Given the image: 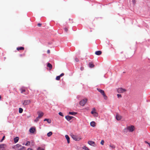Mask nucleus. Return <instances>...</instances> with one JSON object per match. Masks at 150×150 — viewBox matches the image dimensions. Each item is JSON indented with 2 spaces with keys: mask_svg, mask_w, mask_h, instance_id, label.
<instances>
[{
  "mask_svg": "<svg viewBox=\"0 0 150 150\" xmlns=\"http://www.w3.org/2000/svg\"><path fill=\"white\" fill-rule=\"evenodd\" d=\"M71 136L72 138L76 141H79L81 139L80 137H78L73 134H71Z\"/></svg>",
  "mask_w": 150,
  "mask_h": 150,
  "instance_id": "obj_1",
  "label": "nucleus"
},
{
  "mask_svg": "<svg viewBox=\"0 0 150 150\" xmlns=\"http://www.w3.org/2000/svg\"><path fill=\"white\" fill-rule=\"evenodd\" d=\"M87 101L86 98L84 99L79 102V104L81 106H84Z\"/></svg>",
  "mask_w": 150,
  "mask_h": 150,
  "instance_id": "obj_2",
  "label": "nucleus"
},
{
  "mask_svg": "<svg viewBox=\"0 0 150 150\" xmlns=\"http://www.w3.org/2000/svg\"><path fill=\"white\" fill-rule=\"evenodd\" d=\"M117 92L119 93H122L125 92L126 90L125 89L122 88H119L117 90Z\"/></svg>",
  "mask_w": 150,
  "mask_h": 150,
  "instance_id": "obj_3",
  "label": "nucleus"
},
{
  "mask_svg": "<svg viewBox=\"0 0 150 150\" xmlns=\"http://www.w3.org/2000/svg\"><path fill=\"white\" fill-rule=\"evenodd\" d=\"M134 127L133 126L128 127L127 128V129L130 132H132L134 131Z\"/></svg>",
  "mask_w": 150,
  "mask_h": 150,
  "instance_id": "obj_4",
  "label": "nucleus"
},
{
  "mask_svg": "<svg viewBox=\"0 0 150 150\" xmlns=\"http://www.w3.org/2000/svg\"><path fill=\"white\" fill-rule=\"evenodd\" d=\"M31 102L30 100H25L23 103V104L24 105H26L29 104Z\"/></svg>",
  "mask_w": 150,
  "mask_h": 150,
  "instance_id": "obj_5",
  "label": "nucleus"
},
{
  "mask_svg": "<svg viewBox=\"0 0 150 150\" xmlns=\"http://www.w3.org/2000/svg\"><path fill=\"white\" fill-rule=\"evenodd\" d=\"M122 118V117L119 115L117 113L116 116V118L117 120H120Z\"/></svg>",
  "mask_w": 150,
  "mask_h": 150,
  "instance_id": "obj_6",
  "label": "nucleus"
},
{
  "mask_svg": "<svg viewBox=\"0 0 150 150\" xmlns=\"http://www.w3.org/2000/svg\"><path fill=\"white\" fill-rule=\"evenodd\" d=\"M74 117L72 116H71L69 115L66 116H65L66 119L68 121H69L71 120L72 118H73Z\"/></svg>",
  "mask_w": 150,
  "mask_h": 150,
  "instance_id": "obj_7",
  "label": "nucleus"
},
{
  "mask_svg": "<svg viewBox=\"0 0 150 150\" xmlns=\"http://www.w3.org/2000/svg\"><path fill=\"white\" fill-rule=\"evenodd\" d=\"M38 116H39L40 118L43 116L44 115L43 113L41 112H38Z\"/></svg>",
  "mask_w": 150,
  "mask_h": 150,
  "instance_id": "obj_8",
  "label": "nucleus"
},
{
  "mask_svg": "<svg viewBox=\"0 0 150 150\" xmlns=\"http://www.w3.org/2000/svg\"><path fill=\"white\" fill-rule=\"evenodd\" d=\"M88 143L90 145L92 146H94V145L95 144L94 142L92 141H89L88 142Z\"/></svg>",
  "mask_w": 150,
  "mask_h": 150,
  "instance_id": "obj_9",
  "label": "nucleus"
},
{
  "mask_svg": "<svg viewBox=\"0 0 150 150\" xmlns=\"http://www.w3.org/2000/svg\"><path fill=\"white\" fill-rule=\"evenodd\" d=\"M4 146H6V145L4 144H0V149L1 150H4Z\"/></svg>",
  "mask_w": 150,
  "mask_h": 150,
  "instance_id": "obj_10",
  "label": "nucleus"
},
{
  "mask_svg": "<svg viewBox=\"0 0 150 150\" xmlns=\"http://www.w3.org/2000/svg\"><path fill=\"white\" fill-rule=\"evenodd\" d=\"M97 90L100 92L102 95L104 93V91L101 90L100 88H97Z\"/></svg>",
  "mask_w": 150,
  "mask_h": 150,
  "instance_id": "obj_11",
  "label": "nucleus"
},
{
  "mask_svg": "<svg viewBox=\"0 0 150 150\" xmlns=\"http://www.w3.org/2000/svg\"><path fill=\"white\" fill-rule=\"evenodd\" d=\"M65 137L67 140V143L69 144L70 142V138L69 136L67 135H66Z\"/></svg>",
  "mask_w": 150,
  "mask_h": 150,
  "instance_id": "obj_12",
  "label": "nucleus"
},
{
  "mask_svg": "<svg viewBox=\"0 0 150 150\" xmlns=\"http://www.w3.org/2000/svg\"><path fill=\"white\" fill-rule=\"evenodd\" d=\"M102 53V52L101 51H98L95 52V54H96L99 55H100Z\"/></svg>",
  "mask_w": 150,
  "mask_h": 150,
  "instance_id": "obj_13",
  "label": "nucleus"
},
{
  "mask_svg": "<svg viewBox=\"0 0 150 150\" xmlns=\"http://www.w3.org/2000/svg\"><path fill=\"white\" fill-rule=\"evenodd\" d=\"M35 131V129L32 128H30L29 130L30 132L32 133H33Z\"/></svg>",
  "mask_w": 150,
  "mask_h": 150,
  "instance_id": "obj_14",
  "label": "nucleus"
},
{
  "mask_svg": "<svg viewBox=\"0 0 150 150\" xmlns=\"http://www.w3.org/2000/svg\"><path fill=\"white\" fill-rule=\"evenodd\" d=\"M90 125L91 126L94 127L95 126V122L94 121H92L90 123Z\"/></svg>",
  "mask_w": 150,
  "mask_h": 150,
  "instance_id": "obj_15",
  "label": "nucleus"
},
{
  "mask_svg": "<svg viewBox=\"0 0 150 150\" xmlns=\"http://www.w3.org/2000/svg\"><path fill=\"white\" fill-rule=\"evenodd\" d=\"M44 121H47L48 123H50L51 122V120L50 119L45 118L44 120Z\"/></svg>",
  "mask_w": 150,
  "mask_h": 150,
  "instance_id": "obj_16",
  "label": "nucleus"
},
{
  "mask_svg": "<svg viewBox=\"0 0 150 150\" xmlns=\"http://www.w3.org/2000/svg\"><path fill=\"white\" fill-rule=\"evenodd\" d=\"M19 139V137H16L14 139V141L15 143H16L18 142Z\"/></svg>",
  "mask_w": 150,
  "mask_h": 150,
  "instance_id": "obj_17",
  "label": "nucleus"
},
{
  "mask_svg": "<svg viewBox=\"0 0 150 150\" xmlns=\"http://www.w3.org/2000/svg\"><path fill=\"white\" fill-rule=\"evenodd\" d=\"M88 66L90 68H93L94 67V64L91 63H89L88 64Z\"/></svg>",
  "mask_w": 150,
  "mask_h": 150,
  "instance_id": "obj_18",
  "label": "nucleus"
},
{
  "mask_svg": "<svg viewBox=\"0 0 150 150\" xmlns=\"http://www.w3.org/2000/svg\"><path fill=\"white\" fill-rule=\"evenodd\" d=\"M47 67H49L50 69H51L52 68V65L50 63H48L47 65Z\"/></svg>",
  "mask_w": 150,
  "mask_h": 150,
  "instance_id": "obj_19",
  "label": "nucleus"
},
{
  "mask_svg": "<svg viewBox=\"0 0 150 150\" xmlns=\"http://www.w3.org/2000/svg\"><path fill=\"white\" fill-rule=\"evenodd\" d=\"M24 49V48L23 47H18L17 48V50H23Z\"/></svg>",
  "mask_w": 150,
  "mask_h": 150,
  "instance_id": "obj_20",
  "label": "nucleus"
},
{
  "mask_svg": "<svg viewBox=\"0 0 150 150\" xmlns=\"http://www.w3.org/2000/svg\"><path fill=\"white\" fill-rule=\"evenodd\" d=\"M77 113L74 112H69V114L70 115H74L76 114Z\"/></svg>",
  "mask_w": 150,
  "mask_h": 150,
  "instance_id": "obj_21",
  "label": "nucleus"
},
{
  "mask_svg": "<svg viewBox=\"0 0 150 150\" xmlns=\"http://www.w3.org/2000/svg\"><path fill=\"white\" fill-rule=\"evenodd\" d=\"M40 117H39V116H38L35 120H34V122H38L39 119H40Z\"/></svg>",
  "mask_w": 150,
  "mask_h": 150,
  "instance_id": "obj_22",
  "label": "nucleus"
},
{
  "mask_svg": "<svg viewBox=\"0 0 150 150\" xmlns=\"http://www.w3.org/2000/svg\"><path fill=\"white\" fill-rule=\"evenodd\" d=\"M52 132H50L47 134V136L48 137H50L52 134Z\"/></svg>",
  "mask_w": 150,
  "mask_h": 150,
  "instance_id": "obj_23",
  "label": "nucleus"
},
{
  "mask_svg": "<svg viewBox=\"0 0 150 150\" xmlns=\"http://www.w3.org/2000/svg\"><path fill=\"white\" fill-rule=\"evenodd\" d=\"M110 147L112 149H114L115 148V146L113 144L110 145Z\"/></svg>",
  "mask_w": 150,
  "mask_h": 150,
  "instance_id": "obj_24",
  "label": "nucleus"
},
{
  "mask_svg": "<svg viewBox=\"0 0 150 150\" xmlns=\"http://www.w3.org/2000/svg\"><path fill=\"white\" fill-rule=\"evenodd\" d=\"M22 147V146L19 144H17L16 145V147L18 148H21Z\"/></svg>",
  "mask_w": 150,
  "mask_h": 150,
  "instance_id": "obj_25",
  "label": "nucleus"
},
{
  "mask_svg": "<svg viewBox=\"0 0 150 150\" xmlns=\"http://www.w3.org/2000/svg\"><path fill=\"white\" fill-rule=\"evenodd\" d=\"M23 111V109L21 108H19V112L20 113H21Z\"/></svg>",
  "mask_w": 150,
  "mask_h": 150,
  "instance_id": "obj_26",
  "label": "nucleus"
},
{
  "mask_svg": "<svg viewBox=\"0 0 150 150\" xmlns=\"http://www.w3.org/2000/svg\"><path fill=\"white\" fill-rule=\"evenodd\" d=\"M104 98L105 100H107V97L105 95V93H104L103 94V95Z\"/></svg>",
  "mask_w": 150,
  "mask_h": 150,
  "instance_id": "obj_27",
  "label": "nucleus"
},
{
  "mask_svg": "<svg viewBox=\"0 0 150 150\" xmlns=\"http://www.w3.org/2000/svg\"><path fill=\"white\" fill-rule=\"evenodd\" d=\"M18 149H20L21 150H25V147L22 146V147L21 148H19Z\"/></svg>",
  "mask_w": 150,
  "mask_h": 150,
  "instance_id": "obj_28",
  "label": "nucleus"
},
{
  "mask_svg": "<svg viewBox=\"0 0 150 150\" xmlns=\"http://www.w3.org/2000/svg\"><path fill=\"white\" fill-rule=\"evenodd\" d=\"M30 144V142L29 141H27L26 143L25 144V146H28Z\"/></svg>",
  "mask_w": 150,
  "mask_h": 150,
  "instance_id": "obj_29",
  "label": "nucleus"
},
{
  "mask_svg": "<svg viewBox=\"0 0 150 150\" xmlns=\"http://www.w3.org/2000/svg\"><path fill=\"white\" fill-rule=\"evenodd\" d=\"M60 77L59 76H57L56 77V79L57 80H59L60 79Z\"/></svg>",
  "mask_w": 150,
  "mask_h": 150,
  "instance_id": "obj_30",
  "label": "nucleus"
},
{
  "mask_svg": "<svg viewBox=\"0 0 150 150\" xmlns=\"http://www.w3.org/2000/svg\"><path fill=\"white\" fill-rule=\"evenodd\" d=\"M37 150H44V149L40 147H39L37 149Z\"/></svg>",
  "mask_w": 150,
  "mask_h": 150,
  "instance_id": "obj_31",
  "label": "nucleus"
},
{
  "mask_svg": "<svg viewBox=\"0 0 150 150\" xmlns=\"http://www.w3.org/2000/svg\"><path fill=\"white\" fill-rule=\"evenodd\" d=\"M83 149L85 150H89L88 148L86 146H84Z\"/></svg>",
  "mask_w": 150,
  "mask_h": 150,
  "instance_id": "obj_32",
  "label": "nucleus"
},
{
  "mask_svg": "<svg viewBox=\"0 0 150 150\" xmlns=\"http://www.w3.org/2000/svg\"><path fill=\"white\" fill-rule=\"evenodd\" d=\"M20 90L21 91V93H23L25 91V89H23L22 88H21Z\"/></svg>",
  "mask_w": 150,
  "mask_h": 150,
  "instance_id": "obj_33",
  "label": "nucleus"
},
{
  "mask_svg": "<svg viewBox=\"0 0 150 150\" xmlns=\"http://www.w3.org/2000/svg\"><path fill=\"white\" fill-rule=\"evenodd\" d=\"M104 140H102L101 142H100V144L102 145H103L104 144Z\"/></svg>",
  "mask_w": 150,
  "mask_h": 150,
  "instance_id": "obj_34",
  "label": "nucleus"
},
{
  "mask_svg": "<svg viewBox=\"0 0 150 150\" xmlns=\"http://www.w3.org/2000/svg\"><path fill=\"white\" fill-rule=\"evenodd\" d=\"M145 142L146 144H148L149 146L150 147V143H148V142H147V141H145Z\"/></svg>",
  "mask_w": 150,
  "mask_h": 150,
  "instance_id": "obj_35",
  "label": "nucleus"
},
{
  "mask_svg": "<svg viewBox=\"0 0 150 150\" xmlns=\"http://www.w3.org/2000/svg\"><path fill=\"white\" fill-rule=\"evenodd\" d=\"M75 60L76 62H78L79 61V59L77 58H75Z\"/></svg>",
  "mask_w": 150,
  "mask_h": 150,
  "instance_id": "obj_36",
  "label": "nucleus"
},
{
  "mask_svg": "<svg viewBox=\"0 0 150 150\" xmlns=\"http://www.w3.org/2000/svg\"><path fill=\"white\" fill-rule=\"evenodd\" d=\"M117 97L118 98H119V97H121V95L120 94H118L117 95Z\"/></svg>",
  "mask_w": 150,
  "mask_h": 150,
  "instance_id": "obj_37",
  "label": "nucleus"
},
{
  "mask_svg": "<svg viewBox=\"0 0 150 150\" xmlns=\"http://www.w3.org/2000/svg\"><path fill=\"white\" fill-rule=\"evenodd\" d=\"M59 114L61 116H63V114L61 112H59Z\"/></svg>",
  "mask_w": 150,
  "mask_h": 150,
  "instance_id": "obj_38",
  "label": "nucleus"
},
{
  "mask_svg": "<svg viewBox=\"0 0 150 150\" xmlns=\"http://www.w3.org/2000/svg\"><path fill=\"white\" fill-rule=\"evenodd\" d=\"M64 75V73H62L59 75V76L60 77H61L63 76Z\"/></svg>",
  "mask_w": 150,
  "mask_h": 150,
  "instance_id": "obj_39",
  "label": "nucleus"
},
{
  "mask_svg": "<svg viewBox=\"0 0 150 150\" xmlns=\"http://www.w3.org/2000/svg\"><path fill=\"white\" fill-rule=\"evenodd\" d=\"M96 112L94 111L93 110H92V111H91V114H95V113Z\"/></svg>",
  "mask_w": 150,
  "mask_h": 150,
  "instance_id": "obj_40",
  "label": "nucleus"
},
{
  "mask_svg": "<svg viewBox=\"0 0 150 150\" xmlns=\"http://www.w3.org/2000/svg\"><path fill=\"white\" fill-rule=\"evenodd\" d=\"M5 137V136H3L2 139L1 140L0 142H2L3 141V140L4 139Z\"/></svg>",
  "mask_w": 150,
  "mask_h": 150,
  "instance_id": "obj_41",
  "label": "nucleus"
},
{
  "mask_svg": "<svg viewBox=\"0 0 150 150\" xmlns=\"http://www.w3.org/2000/svg\"><path fill=\"white\" fill-rule=\"evenodd\" d=\"M64 30L66 32H67L68 30V29L67 28H65Z\"/></svg>",
  "mask_w": 150,
  "mask_h": 150,
  "instance_id": "obj_42",
  "label": "nucleus"
},
{
  "mask_svg": "<svg viewBox=\"0 0 150 150\" xmlns=\"http://www.w3.org/2000/svg\"><path fill=\"white\" fill-rule=\"evenodd\" d=\"M38 26H40L41 25V24L40 23H39L38 24Z\"/></svg>",
  "mask_w": 150,
  "mask_h": 150,
  "instance_id": "obj_43",
  "label": "nucleus"
},
{
  "mask_svg": "<svg viewBox=\"0 0 150 150\" xmlns=\"http://www.w3.org/2000/svg\"><path fill=\"white\" fill-rule=\"evenodd\" d=\"M97 115H98V114H97V113L96 112L95 113L94 115H95V116H97Z\"/></svg>",
  "mask_w": 150,
  "mask_h": 150,
  "instance_id": "obj_44",
  "label": "nucleus"
},
{
  "mask_svg": "<svg viewBox=\"0 0 150 150\" xmlns=\"http://www.w3.org/2000/svg\"><path fill=\"white\" fill-rule=\"evenodd\" d=\"M132 1L133 4H134L135 3V0H132Z\"/></svg>",
  "mask_w": 150,
  "mask_h": 150,
  "instance_id": "obj_45",
  "label": "nucleus"
},
{
  "mask_svg": "<svg viewBox=\"0 0 150 150\" xmlns=\"http://www.w3.org/2000/svg\"><path fill=\"white\" fill-rule=\"evenodd\" d=\"M50 50H47V53H50Z\"/></svg>",
  "mask_w": 150,
  "mask_h": 150,
  "instance_id": "obj_46",
  "label": "nucleus"
},
{
  "mask_svg": "<svg viewBox=\"0 0 150 150\" xmlns=\"http://www.w3.org/2000/svg\"><path fill=\"white\" fill-rule=\"evenodd\" d=\"M28 150H33V149L31 148H29L28 149Z\"/></svg>",
  "mask_w": 150,
  "mask_h": 150,
  "instance_id": "obj_47",
  "label": "nucleus"
},
{
  "mask_svg": "<svg viewBox=\"0 0 150 150\" xmlns=\"http://www.w3.org/2000/svg\"><path fill=\"white\" fill-rule=\"evenodd\" d=\"M80 69L82 71L83 69V68L82 67H81Z\"/></svg>",
  "mask_w": 150,
  "mask_h": 150,
  "instance_id": "obj_48",
  "label": "nucleus"
},
{
  "mask_svg": "<svg viewBox=\"0 0 150 150\" xmlns=\"http://www.w3.org/2000/svg\"><path fill=\"white\" fill-rule=\"evenodd\" d=\"M20 57H22V54H21L20 55Z\"/></svg>",
  "mask_w": 150,
  "mask_h": 150,
  "instance_id": "obj_49",
  "label": "nucleus"
},
{
  "mask_svg": "<svg viewBox=\"0 0 150 150\" xmlns=\"http://www.w3.org/2000/svg\"><path fill=\"white\" fill-rule=\"evenodd\" d=\"M32 143L33 144H33H34V142H32Z\"/></svg>",
  "mask_w": 150,
  "mask_h": 150,
  "instance_id": "obj_50",
  "label": "nucleus"
},
{
  "mask_svg": "<svg viewBox=\"0 0 150 150\" xmlns=\"http://www.w3.org/2000/svg\"><path fill=\"white\" fill-rule=\"evenodd\" d=\"M25 143H23V145H25Z\"/></svg>",
  "mask_w": 150,
  "mask_h": 150,
  "instance_id": "obj_51",
  "label": "nucleus"
},
{
  "mask_svg": "<svg viewBox=\"0 0 150 150\" xmlns=\"http://www.w3.org/2000/svg\"><path fill=\"white\" fill-rule=\"evenodd\" d=\"M93 110H95V108H93Z\"/></svg>",
  "mask_w": 150,
  "mask_h": 150,
  "instance_id": "obj_52",
  "label": "nucleus"
},
{
  "mask_svg": "<svg viewBox=\"0 0 150 150\" xmlns=\"http://www.w3.org/2000/svg\"><path fill=\"white\" fill-rule=\"evenodd\" d=\"M1 96H0V100H1Z\"/></svg>",
  "mask_w": 150,
  "mask_h": 150,
  "instance_id": "obj_53",
  "label": "nucleus"
}]
</instances>
